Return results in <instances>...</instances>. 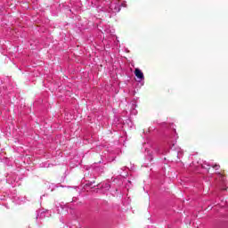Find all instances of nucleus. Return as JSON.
<instances>
[{
  "instance_id": "2",
  "label": "nucleus",
  "mask_w": 228,
  "mask_h": 228,
  "mask_svg": "<svg viewBox=\"0 0 228 228\" xmlns=\"http://www.w3.org/2000/svg\"><path fill=\"white\" fill-rule=\"evenodd\" d=\"M212 168H214L215 171L217 172V170H220V165L215 164V165L212 166Z\"/></svg>"
},
{
  "instance_id": "1",
  "label": "nucleus",
  "mask_w": 228,
  "mask_h": 228,
  "mask_svg": "<svg viewBox=\"0 0 228 228\" xmlns=\"http://www.w3.org/2000/svg\"><path fill=\"white\" fill-rule=\"evenodd\" d=\"M134 75L136 77H138V79H143V72H142L140 69H135Z\"/></svg>"
}]
</instances>
